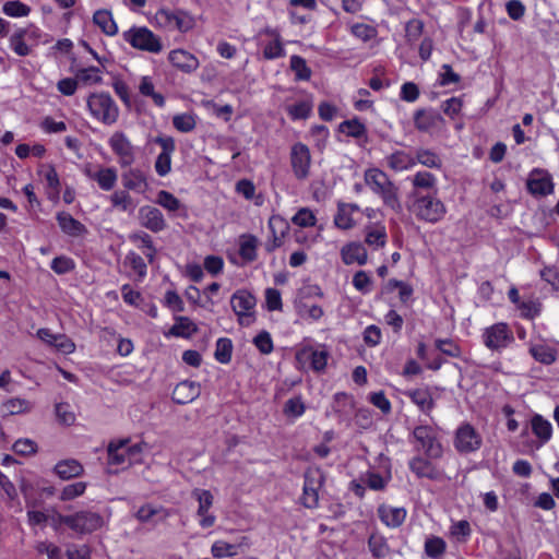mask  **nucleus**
Listing matches in <instances>:
<instances>
[{
    "label": "nucleus",
    "mask_w": 559,
    "mask_h": 559,
    "mask_svg": "<svg viewBox=\"0 0 559 559\" xmlns=\"http://www.w3.org/2000/svg\"><path fill=\"white\" fill-rule=\"evenodd\" d=\"M368 549L373 558L381 559L390 554L388 539L379 533H372L368 537Z\"/></svg>",
    "instance_id": "37998d69"
},
{
    "label": "nucleus",
    "mask_w": 559,
    "mask_h": 559,
    "mask_svg": "<svg viewBox=\"0 0 559 559\" xmlns=\"http://www.w3.org/2000/svg\"><path fill=\"white\" fill-rule=\"evenodd\" d=\"M338 131L356 140H368L367 127L357 117L342 121L338 124Z\"/></svg>",
    "instance_id": "72a5a7b5"
},
{
    "label": "nucleus",
    "mask_w": 559,
    "mask_h": 559,
    "mask_svg": "<svg viewBox=\"0 0 559 559\" xmlns=\"http://www.w3.org/2000/svg\"><path fill=\"white\" fill-rule=\"evenodd\" d=\"M262 55L265 60H275L286 56V50L282 39H271L263 44Z\"/></svg>",
    "instance_id": "603ef678"
},
{
    "label": "nucleus",
    "mask_w": 559,
    "mask_h": 559,
    "mask_svg": "<svg viewBox=\"0 0 559 559\" xmlns=\"http://www.w3.org/2000/svg\"><path fill=\"white\" fill-rule=\"evenodd\" d=\"M134 516L141 523L157 525L167 520L169 512L162 506L145 503L138 509Z\"/></svg>",
    "instance_id": "cd10ccee"
},
{
    "label": "nucleus",
    "mask_w": 559,
    "mask_h": 559,
    "mask_svg": "<svg viewBox=\"0 0 559 559\" xmlns=\"http://www.w3.org/2000/svg\"><path fill=\"white\" fill-rule=\"evenodd\" d=\"M57 221L62 231L70 236H79L84 230V225L73 218V216L69 213H58Z\"/></svg>",
    "instance_id": "de8ad7c7"
},
{
    "label": "nucleus",
    "mask_w": 559,
    "mask_h": 559,
    "mask_svg": "<svg viewBox=\"0 0 559 559\" xmlns=\"http://www.w3.org/2000/svg\"><path fill=\"white\" fill-rule=\"evenodd\" d=\"M257 299L252 293L247 289L236 290L230 298V306L237 316V322L241 326H249L255 320L254 308Z\"/></svg>",
    "instance_id": "423d86ee"
},
{
    "label": "nucleus",
    "mask_w": 559,
    "mask_h": 559,
    "mask_svg": "<svg viewBox=\"0 0 559 559\" xmlns=\"http://www.w3.org/2000/svg\"><path fill=\"white\" fill-rule=\"evenodd\" d=\"M378 518L389 528L400 527L406 520L407 511L403 507L380 504L377 510Z\"/></svg>",
    "instance_id": "bb28decb"
},
{
    "label": "nucleus",
    "mask_w": 559,
    "mask_h": 559,
    "mask_svg": "<svg viewBox=\"0 0 559 559\" xmlns=\"http://www.w3.org/2000/svg\"><path fill=\"white\" fill-rule=\"evenodd\" d=\"M87 106L91 114L99 121H105V96L103 94H92L88 97Z\"/></svg>",
    "instance_id": "052dcab7"
},
{
    "label": "nucleus",
    "mask_w": 559,
    "mask_h": 559,
    "mask_svg": "<svg viewBox=\"0 0 559 559\" xmlns=\"http://www.w3.org/2000/svg\"><path fill=\"white\" fill-rule=\"evenodd\" d=\"M342 262L345 265L358 264L366 265L368 262V251L364 243L359 241H349L340 250Z\"/></svg>",
    "instance_id": "412c9836"
},
{
    "label": "nucleus",
    "mask_w": 559,
    "mask_h": 559,
    "mask_svg": "<svg viewBox=\"0 0 559 559\" xmlns=\"http://www.w3.org/2000/svg\"><path fill=\"white\" fill-rule=\"evenodd\" d=\"M143 444L133 443L129 438L111 440L107 444V474L126 469L134 463L141 462Z\"/></svg>",
    "instance_id": "7ed1b4c3"
},
{
    "label": "nucleus",
    "mask_w": 559,
    "mask_h": 559,
    "mask_svg": "<svg viewBox=\"0 0 559 559\" xmlns=\"http://www.w3.org/2000/svg\"><path fill=\"white\" fill-rule=\"evenodd\" d=\"M415 166L417 164H420L424 167L430 168V169H441L443 166L442 158L438 153H436L433 150L426 148V147H419L415 152L414 156Z\"/></svg>",
    "instance_id": "c9c22d12"
},
{
    "label": "nucleus",
    "mask_w": 559,
    "mask_h": 559,
    "mask_svg": "<svg viewBox=\"0 0 559 559\" xmlns=\"http://www.w3.org/2000/svg\"><path fill=\"white\" fill-rule=\"evenodd\" d=\"M424 32V22L419 19H412L405 25V38L409 45L415 44Z\"/></svg>",
    "instance_id": "680f3d73"
},
{
    "label": "nucleus",
    "mask_w": 559,
    "mask_h": 559,
    "mask_svg": "<svg viewBox=\"0 0 559 559\" xmlns=\"http://www.w3.org/2000/svg\"><path fill=\"white\" fill-rule=\"evenodd\" d=\"M329 356L326 349H317L311 345H306L296 352L295 360L300 370L308 367L314 372H322L328 366Z\"/></svg>",
    "instance_id": "1a4fd4ad"
},
{
    "label": "nucleus",
    "mask_w": 559,
    "mask_h": 559,
    "mask_svg": "<svg viewBox=\"0 0 559 559\" xmlns=\"http://www.w3.org/2000/svg\"><path fill=\"white\" fill-rule=\"evenodd\" d=\"M139 92L142 96L152 98L154 105L159 108H163L166 104L164 95L155 91L153 80L148 75L141 78Z\"/></svg>",
    "instance_id": "a18cd8bd"
},
{
    "label": "nucleus",
    "mask_w": 559,
    "mask_h": 559,
    "mask_svg": "<svg viewBox=\"0 0 559 559\" xmlns=\"http://www.w3.org/2000/svg\"><path fill=\"white\" fill-rule=\"evenodd\" d=\"M173 126L176 130L188 133L194 130L197 122L192 115L190 114H179L174 116Z\"/></svg>",
    "instance_id": "338daca9"
},
{
    "label": "nucleus",
    "mask_w": 559,
    "mask_h": 559,
    "mask_svg": "<svg viewBox=\"0 0 559 559\" xmlns=\"http://www.w3.org/2000/svg\"><path fill=\"white\" fill-rule=\"evenodd\" d=\"M110 201L112 206L120 211L131 212L134 210L132 198L126 190L115 191L110 197Z\"/></svg>",
    "instance_id": "5fc2aeb1"
},
{
    "label": "nucleus",
    "mask_w": 559,
    "mask_h": 559,
    "mask_svg": "<svg viewBox=\"0 0 559 559\" xmlns=\"http://www.w3.org/2000/svg\"><path fill=\"white\" fill-rule=\"evenodd\" d=\"M438 457H428L427 455H415L408 460V469L418 478V479H429V480H441L443 477V471L439 468L433 460Z\"/></svg>",
    "instance_id": "f8f14e48"
},
{
    "label": "nucleus",
    "mask_w": 559,
    "mask_h": 559,
    "mask_svg": "<svg viewBox=\"0 0 559 559\" xmlns=\"http://www.w3.org/2000/svg\"><path fill=\"white\" fill-rule=\"evenodd\" d=\"M388 235L384 225H378L376 228L368 229L365 236V242L374 249L383 248L386 245Z\"/></svg>",
    "instance_id": "8fccbe9b"
},
{
    "label": "nucleus",
    "mask_w": 559,
    "mask_h": 559,
    "mask_svg": "<svg viewBox=\"0 0 559 559\" xmlns=\"http://www.w3.org/2000/svg\"><path fill=\"white\" fill-rule=\"evenodd\" d=\"M130 240L142 250L145 258L152 263L155 259L157 250L153 243L152 237L145 231H138L130 236Z\"/></svg>",
    "instance_id": "58836bf2"
},
{
    "label": "nucleus",
    "mask_w": 559,
    "mask_h": 559,
    "mask_svg": "<svg viewBox=\"0 0 559 559\" xmlns=\"http://www.w3.org/2000/svg\"><path fill=\"white\" fill-rule=\"evenodd\" d=\"M404 395L418 407L419 412L427 416H430L436 407V402L429 386L409 389L404 392Z\"/></svg>",
    "instance_id": "5701e85b"
},
{
    "label": "nucleus",
    "mask_w": 559,
    "mask_h": 559,
    "mask_svg": "<svg viewBox=\"0 0 559 559\" xmlns=\"http://www.w3.org/2000/svg\"><path fill=\"white\" fill-rule=\"evenodd\" d=\"M472 535V527L467 520L453 522L450 526V536L460 543H466Z\"/></svg>",
    "instance_id": "864d4df0"
},
{
    "label": "nucleus",
    "mask_w": 559,
    "mask_h": 559,
    "mask_svg": "<svg viewBox=\"0 0 559 559\" xmlns=\"http://www.w3.org/2000/svg\"><path fill=\"white\" fill-rule=\"evenodd\" d=\"M192 497L198 500L199 507L197 515L200 518L199 524L202 528H210L215 524L216 516L209 511L213 506L214 497L207 489L195 488L192 491Z\"/></svg>",
    "instance_id": "f3484780"
},
{
    "label": "nucleus",
    "mask_w": 559,
    "mask_h": 559,
    "mask_svg": "<svg viewBox=\"0 0 559 559\" xmlns=\"http://www.w3.org/2000/svg\"><path fill=\"white\" fill-rule=\"evenodd\" d=\"M483 439L468 423L461 425L455 433L454 447L460 453H471L480 449Z\"/></svg>",
    "instance_id": "4468645a"
},
{
    "label": "nucleus",
    "mask_w": 559,
    "mask_h": 559,
    "mask_svg": "<svg viewBox=\"0 0 559 559\" xmlns=\"http://www.w3.org/2000/svg\"><path fill=\"white\" fill-rule=\"evenodd\" d=\"M292 223L301 228L312 227L317 224V217L309 207H301L292 217Z\"/></svg>",
    "instance_id": "6e6d98bb"
},
{
    "label": "nucleus",
    "mask_w": 559,
    "mask_h": 559,
    "mask_svg": "<svg viewBox=\"0 0 559 559\" xmlns=\"http://www.w3.org/2000/svg\"><path fill=\"white\" fill-rule=\"evenodd\" d=\"M514 334L507 322H497L483 329L481 343L492 353H502L514 343Z\"/></svg>",
    "instance_id": "20e7f679"
},
{
    "label": "nucleus",
    "mask_w": 559,
    "mask_h": 559,
    "mask_svg": "<svg viewBox=\"0 0 559 559\" xmlns=\"http://www.w3.org/2000/svg\"><path fill=\"white\" fill-rule=\"evenodd\" d=\"M155 142L162 147V152L155 160V170L160 177H164L171 170V154L176 150V144L171 136H157Z\"/></svg>",
    "instance_id": "a211bd4d"
},
{
    "label": "nucleus",
    "mask_w": 559,
    "mask_h": 559,
    "mask_svg": "<svg viewBox=\"0 0 559 559\" xmlns=\"http://www.w3.org/2000/svg\"><path fill=\"white\" fill-rule=\"evenodd\" d=\"M349 33L362 43H369L376 39L379 34L377 26L360 22L350 24Z\"/></svg>",
    "instance_id": "49530a36"
},
{
    "label": "nucleus",
    "mask_w": 559,
    "mask_h": 559,
    "mask_svg": "<svg viewBox=\"0 0 559 559\" xmlns=\"http://www.w3.org/2000/svg\"><path fill=\"white\" fill-rule=\"evenodd\" d=\"M364 179L366 186L381 199L385 207L395 213L402 212L400 189L385 171L377 167L368 168L365 170Z\"/></svg>",
    "instance_id": "f257e3e1"
},
{
    "label": "nucleus",
    "mask_w": 559,
    "mask_h": 559,
    "mask_svg": "<svg viewBox=\"0 0 559 559\" xmlns=\"http://www.w3.org/2000/svg\"><path fill=\"white\" fill-rule=\"evenodd\" d=\"M306 412V405L302 402L301 396H295L286 401L284 404V414L287 417L298 418L301 417Z\"/></svg>",
    "instance_id": "69168bd1"
},
{
    "label": "nucleus",
    "mask_w": 559,
    "mask_h": 559,
    "mask_svg": "<svg viewBox=\"0 0 559 559\" xmlns=\"http://www.w3.org/2000/svg\"><path fill=\"white\" fill-rule=\"evenodd\" d=\"M424 551L430 559H442L447 551V543L442 537L431 535L425 540Z\"/></svg>",
    "instance_id": "c03bdc74"
},
{
    "label": "nucleus",
    "mask_w": 559,
    "mask_h": 559,
    "mask_svg": "<svg viewBox=\"0 0 559 559\" xmlns=\"http://www.w3.org/2000/svg\"><path fill=\"white\" fill-rule=\"evenodd\" d=\"M360 207L356 203H337V211L334 215V225L342 230L352 229L355 226L353 214L359 212Z\"/></svg>",
    "instance_id": "c85d7f7f"
},
{
    "label": "nucleus",
    "mask_w": 559,
    "mask_h": 559,
    "mask_svg": "<svg viewBox=\"0 0 559 559\" xmlns=\"http://www.w3.org/2000/svg\"><path fill=\"white\" fill-rule=\"evenodd\" d=\"M60 522L75 532L90 533L102 525V518L92 512H79L74 515H60Z\"/></svg>",
    "instance_id": "dca6fc26"
},
{
    "label": "nucleus",
    "mask_w": 559,
    "mask_h": 559,
    "mask_svg": "<svg viewBox=\"0 0 559 559\" xmlns=\"http://www.w3.org/2000/svg\"><path fill=\"white\" fill-rule=\"evenodd\" d=\"M233 342L228 337H219L216 341L214 357L221 364H229L233 357Z\"/></svg>",
    "instance_id": "09e8293b"
},
{
    "label": "nucleus",
    "mask_w": 559,
    "mask_h": 559,
    "mask_svg": "<svg viewBox=\"0 0 559 559\" xmlns=\"http://www.w3.org/2000/svg\"><path fill=\"white\" fill-rule=\"evenodd\" d=\"M109 144L122 167H128L134 162L133 146L122 132H115Z\"/></svg>",
    "instance_id": "6ab92c4d"
},
{
    "label": "nucleus",
    "mask_w": 559,
    "mask_h": 559,
    "mask_svg": "<svg viewBox=\"0 0 559 559\" xmlns=\"http://www.w3.org/2000/svg\"><path fill=\"white\" fill-rule=\"evenodd\" d=\"M324 484L323 472L319 467H308L304 474L301 504L307 509L319 506V491Z\"/></svg>",
    "instance_id": "0eeeda50"
},
{
    "label": "nucleus",
    "mask_w": 559,
    "mask_h": 559,
    "mask_svg": "<svg viewBox=\"0 0 559 559\" xmlns=\"http://www.w3.org/2000/svg\"><path fill=\"white\" fill-rule=\"evenodd\" d=\"M297 311L301 318L310 319L312 321H319L324 314V311L321 306L308 305L305 301H300L297 305Z\"/></svg>",
    "instance_id": "e2e57ef3"
},
{
    "label": "nucleus",
    "mask_w": 559,
    "mask_h": 559,
    "mask_svg": "<svg viewBox=\"0 0 559 559\" xmlns=\"http://www.w3.org/2000/svg\"><path fill=\"white\" fill-rule=\"evenodd\" d=\"M267 228L270 237L264 242V250L267 253H272L284 245L285 239L289 234L290 225L282 215L273 214L269 218Z\"/></svg>",
    "instance_id": "9d476101"
},
{
    "label": "nucleus",
    "mask_w": 559,
    "mask_h": 559,
    "mask_svg": "<svg viewBox=\"0 0 559 559\" xmlns=\"http://www.w3.org/2000/svg\"><path fill=\"white\" fill-rule=\"evenodd\" d=\"M413 121L419 132H429L439 124L444 123L443 117L433 108H419L414 111Z\"/></svg>",
    "instance_id": "aec40b11"
},
{
    "label": "nucleus",
    "mask_w": 559,
    "mask_h": 559,
    "mask_svg": "<svg viewBox=\"0 0 559 559\" xmlns=\"http://www.w3.org/2000/svg\"><path fill=\"white\" fill-rule=\"evenodd\" d=\"M532 432L538 438L540 445L547 443L552 437V426L550 421L542 415H534L531 419Z\"/></svg>",
    "instance_id": "4c0bfd02"
},
{
    "label": "nucleus",
    "mask_w": 559,
    "mask_h": 559,
    "mask_svg": "<svg viewBox=\"0 0 559 559\" xmlns=\"http://www.w3.org/2000/svg\"><path fill=\"white\" fill-rule=\"evenodd\" d=\"M413 191L433 192L438 190V178L430 171L420 170L417 171L413 177L408 178Z\"/></svg>",
    "instance_id": "2f4dec72"
},
{
    "label": "nucleus",
    "mask_w": 559,
    "mask_h": 559,
    "mask_svg": "<svg viewBox=\"0 0 559 559\" xmlns=\"http://www.w3.org/2000/svg\"><path fill=\"white\" fill-rule=\"evenodd\" d=\"M123 39L134 49L150 53L163 50L160 38L146 26H132L122 34Z\"/></svg>",
    "instance_id": "39448f33"
},
{
    "label": "nucleus",
    "mask_w": 559,
    "mask_h": 559,
    "mask_svg": "<svg viewBox=\"0 0 559 559\" xmlns=\"http://www.w3.org/2000/svg\"><path fill=\"white\" fill-rule=\"evenodd\" d=\"M540 278L551 286L554 292H559V267L556 265H545L539 271Z\"/></svg>",
    "instance_id": "774afa93"
},
{
    "label": "nucleus",
    "mask_w": 559,
    "mask_h": 559,
    "mask_svg": "<svg viewBox=\"0 0 559 559\" xmlns=\"http://www.w3.org/2000/svg\"><path fill=\"white\" fill-rule=\"evenodd\" d=\"M435 346L437 349H439L442 354L452 357V358H459L462 354V349L459 344H456L451 338H438L435 342Z\"/></svg>",
    "instance_id": "0e129e2a"
},
{
    "label": "nucleus",
    "mask_w": 559,
    "mask_h": 559,
    "mask_svg": "<svg viewBox=\"0 0 559 559\" xmlns=\"http://www.w3.org/2000/svg\"><path fill=\"white\" fill-rule=\"evenodd\" d=\"M292 171L297 180H306L310 175L311 153L309 147L297 142L292 145L289 153Z\"/></svg>",
    "instance_id": "9b49d317"
},
{
    "label": "nucleus",
    "mask_w": 559,
    "mask_h": 559,
    "mask_svg": "<svg viewBox=\"0 0 559 559\" xmlns=\"http://www.w3.org/2000/svg\"><path fill=\"white\" fill-rule=\"evenodd\" d=\"M386 165L395 173L412 169L415 167L414 156L406 151L396 150L385 157Z\"/></svg>",
    "instance_id": "7c9ffc66"
},
{
    "label": "nucleus",
    "mask_w": 559,
    "mask_h": 559,
    "mask_svg": "<svg viewBox=\"0 0 559 559\" xmlns=\"http://www.w3.org/2000/svg\"><path fill=\"white\" fill-rule=\"evenodd\" d=\"M156 19L170 31L187 33L193 27V19L182 10L160 9Z\"/></svg>",
    "instance_id": "ddd939ff"
},
{
    "label": "nucleus",
    "mask_w": 559,
    "mask_h": 559,
    "mask_svg": "<svg viewBox=\"0 0 559 559\" xmlns=\"http://www.w3.org/2000/svg\"><path fill=\"white\" fill-rule=\"evenodd\" d=\"M526 188L534 197H547L554 193L555 183L547 170L534 168L527 178Z\"/></svg>",
    "instance_id": "2eb2a0df"
},
{
    "label": "nucleus",
    "mask_w": 559,
    "mask_h": 559,
    "mask_svg": "<svg viewBox=\"0 0 559 559\" xmlns=\"http://www.w3.org/2000/svg\"><path fill=\"white\" fill-rule=\"evenodd\" d=\"M313 104L311 99H302L294 104L287 105L285 110L290 120H306L311 116Z\"/></svg>",
    "instance_id": "a19ab883"
},
{
    "label": "nucleus",
    "mask_w": 559,
    "mask_h": 559,
    "mask_svg": "<svg viewBox=\"0 0 559 559\" xmlns=\"http://www.w3.org/2000/svg\"><path fill=\"white\" fill-rule=\"evenodd\" d=\"M122 185L126 189L143 193L147 189L146 177L144 173L136 168H130L121 176Z\"/></svg>",
    "instance_id": "473e14b6"
},
{
    "label": "nucleus",
    "mask_w": 559,
    "mask_h": 559,
    "mask_svg": "<svg viewBox=\"0 0 559 559\" xmlns=\"http://www.w3.org/2000/svg\"><path fill=\"white\" fill-rule=\"evenodd\" d=\"M408 210L418 221L429 224L441 222L448 212L437 191H412V204Z\"/></svg>",
    "instance_id": "f03ea898"
},
{
    "label": "nucleus",
    "mask_w": 559,
    "mask_h": 559,
    "mask_svg": "<svg viewBox=\"0 0 559 559\" xmlns=\"http://www.w3.org/2000/svg\"><path fill=\"white\" fill-rule=\"evenodd\" d=\"M413 439L419 444L421 450L428 457H442L443 448L438 439L437 431L429 425H418L413 429Z\"/></svg>",
    "instance_id": "6e6552de"
},
{
    "label": "nucleus",
    "mask_w": 559,
    "mask_h": 559,
    "mask_svg": "<svg viewBox=\"0 0 559 559\" xmlns=\"http://www.w3.org/2000/svg\"><path fill=\"white\" fill-rule=\"evenodd\" d=\"M290 69L295 73L296 81H309L312 74L311 69L308 67L306 59L294 55L290 57Z\"/></svg>",
    "instance_id": "3c124183"
},
{
    "label": "nucleus",
    "mask_w": 559,
    "mask_h": 559,
    "mask_svg": "<svg viewBox=\"0 0 559 559\" xmlns=\"http://www.w3.org/2000/svg\"><path fill=\"white\" fill-rule=\"evenodd\" d=\"M392 478L391 472L388 471L385 475H381L378 472L368 471L361 476L360 480L371 490L382 491L384 490Z\"/></svg>",
    "instance_id": "79ce46f5"
},
{
    "label": "nucleus",
    "mask_w": 559,
    "mask_h": 559,
    "mask_svg": "<svg viewBox=\"0 0 559 559\" xmlns=\"http://www.w3.org/2000/svg\"><path fill=\"white\" fill-rule=\"evenodd\" d=\"M169 63L177 70L190 74L200 67L199 59L185 49H174L168 53Z\"/></svg>",
    "instance_id": "b1692460"
},
{
    "label": "nucleus",
    "mask_w": 559,
    "mask_h": 559,
    "mask_svg": "<svg viewBox=\"0 0 559 559\" xmlns=\"http://www.w3.org/2000/svg\"><path fill=\"white\" fill-rule=\"evenodd\" d=\"M531 356L543 365H551L557 360V350L546 344H532L528 348Z\"/></svg>",
    "instance_id": "ea45409f"
},
{
    "label": "nucleus",
    "mask_w": 559,
    "mask_h": 559,
    "mask_svg": "<svg viewBox=\"0 0 559 559\" xmlns=\"http://www.w3.org/2000/svg\"><path fill=\"white\" fill-rule=\"evenodd\" d=\"M198 332V325L188 317H175V323L165 336H175L181 338H191Z\"/></svg>",
    "instance_id": "c756f323"
},
{
    "label": "nucleus",
    "mask_w": 559,
    "mask_h": 559,
    "mask_svg": "<svg viewBox=\"0 0 559 559\" xmlns=\"http://www.w3.org/2000/svg\"><path fill=\"white\" fill-rule=\"evenodd\" d=\"M55 473L63 480H68L82 475L83 466L74 459H67L58 462L55 466Z\"/></svg>",
    "instance_id": "e433bc0d"
},
{
    "label": "nucleus",
    "mask_w": 559,
    "mask_h": 559,
    "mask_svg": "<svg viewBox=\"0 0 559 559\" xmlns=\"http://www.w3.org/2000/svg\"><path fill=\"white\" fill-rule=\"evenodd\" d=\"M122 266L127 276L135 282H143L147 275V264L144 258L135 251H129L126 254Z\"/></svg>",
    "instance_id": "4be33fe9"
},
{
    "label": "nucleus",
    "mask_w": 559,
    "mask_h": 559,
    "mask_svg": "<svg viewBox=\"0 0 559 559\" xmlns=\"http://www.w3.org/2000/svg\"><path fill=\"white\" fill-rule=\"evenodd\" d=\"M258 238L251 234L240 236L238 253L245 263L257 260Z\"/></svg>",
    "instance_id": "f704fd0d"
},
{
    "label": "nucleus",
    "mask_w": 559,
    "mask_h": 559,
    "mask_svg": "<svg viewBox=\"0 0 559 559\" xmlns=\"http://www.w3.org/2000/svg\"><path fill=\"white\" fill-rule=\"evenodd\" d=\"M201 386L195 381L185 380L179 382L171 393L174 403L185 405L193 402L200 396Z\"/></svg>",
    "instance_id": "a878e982"
},
{
    "label": "nucleus",
    "mask_w": 559,
    "mask_h": 559,
    "mask_svg": "<svg viewBox=\"0 0 559 559\" xmlns=\"http://www.w3.org/2000/svg\"><path fill=\"white\" fill-rule=\"evenodd\" d=\"M520 310V316L525 320H534L542 312V304L538 300H522L516 307Z\"/></svg>",
    "instance_id": "4d7b16f0"
},
{
    "label": "nucleus",
    "mask_w": 559,
    "mask_h": 559,
    "mask_svg": "<svg viewBox=\"0 0 559 559\" xmlns=\"http://www.w3.org/2000/svg\"><path fill=\"white\" fill-rule=\"evenodd\" d=\"M354 288L362 295H367L372 289V278L364 270L357 271L352 280Z\"/></svg>",
    "instance_id": "13d9d810"
},
{
    "label": "nucleus",
    "mask_w": 559,
    "mask_h": 559,
    "mask_svg": "<svg viewBox=\"0 0 559 559\" xmlns=\"http://www.w3.org/2000/svg\"><path fill=\"white\" fill-rule=\"evenodd\" d=\"M463 105L464 102L462 97L453 96L442 102L441 109L451 120H455L460 116Z\"/></svg>",
    "instance_id": "bf43d9fd"
},
{
    "label": "nucleus",
    "mask_w": 559,
    "mask_h": 559,
    "mask_svg": "<svg viewBox=\"0 0 559 559\" xmlns=\"http://www.w3.org/2000/svg\"><path fill=\"white\" fill-rule=\"evenodd\" d=\"M141 225L153 233H159L166 228V221L159 209L145 205L139 211Z\"/></svg>",
    "instance_id": "393cba45"
}]
</instances>
